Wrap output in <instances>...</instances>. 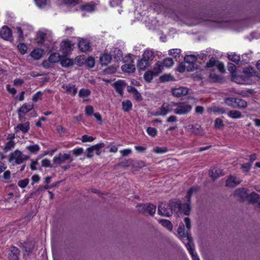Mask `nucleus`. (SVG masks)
I'll return each mask as SVG.
<instances>
[{
    "label": "nucleus",
    "mask_w": 260,
    "mask_h": 260,
    "mask_svg": "<svg viewBox=\"0 0 260 260\" xmlns=\"http://www.w3.org/2000/svg\"><path fill=\"white\" fill-rule=\"evenodd\" d=\"M138 210L140 212H148L150 215H153L156 211V206L153 204H142L138 206Z\"/></svg>",
    "instance_id": "1a4fd4ad"
},
{
    "label": "nucleus",
    "mask_w": 260,
    "mask_h": 260,
    "mask_svg": "<svg viewBox=\"0 0 260 260\" xmlns=\"http://www.w3.org/2000/svg\"><path fill=\"white\" fill-rule=\"evenodd\" d=\"M0 36L2 38L6 41H11L13 40L12 30L7 26L2 27L0 31Z\"/></svg>",
    "instance_id": "9d476101"
},
{
    "label": "nucleus",
    "mask_w": 260,
    "mask_h": 260,
    "mask_svg": "<svg viewBox=\"0 0 260 260\" xmlns=\"http://www.w3.org/2000/svg\"><path fill=\"white\" fill-rule=\"evenodd\" d=\"M111 53V56H113L116 61L120 60L122 57V51L117 48H113Z\"/></svg>",
    "instance_id": "a878e982"
},
{
    "label": "nucleus",
    "mask_w": 260,
    "mask_h": 260,
    "mask_svg": "<svg viewBox=\"0 0 260 260\" xmlns=\"http://www.w3.org/2000/svg\"><path fill=\"white\" fill-rule=\"evenodd\" d=\"M91 93V91L88 89L82 88L79 92V96L81 98H85L89 96Z\"/></svg>",
    "instance_id": "de8ad7c7"
},
{
    "label": "nucleus",
    "mask_w": 260,
    "mask_h": 260,
    "mask_svg": "<svg viewBox=\"0 0 260 260\" xmlns=\"http://www.w3.org/2000/svg\"><path fill=\"white\" fill-rule=\"evenodd\" d=\"M9 258L10 260H18L20 251L18 248L12 246L10 249Z\"/></svg>",
    "instance_id": "6ab92c4d"
},
{
    "label": "nucleus",
    "mask_w": 260,
    "mask_h": 260,
    "mask_svg": "<svg viewBox=\"0 0 260 260\" xmlns=\"http://www.w3.org/2000/svg\"><path fill=\"white\" fill-rule=\"evenodd\" d=\"M105 146L104 143H100L96 145L92 146L93 151L95 152L96 155H99L101 153V149Z\"/></svg>",
    "instance_id": "58836bf2"
},
{
    "label": "nucleus",
    "mask_w": 260,
    "mask_h": 260,
    "mask_svg": "<svg viewBox=\"0 0 260 260\" xmlns=\"http://www.w3.org/2000/svg\"><path fill=\"white\" fill-rule=\"evenodd\" d=\"M93 112V108L91 106H87L85 108V113L87 115L91 116Z\"/></svg>",
    "instance_id": "0e129e2a"
},
{
    "label": "nucleus",
    "mask_w": 260,
    "mask_h": 260,
    "mask_svg": "<svg viewBox=\"0 0 260 260\" xmlns=\"http://www.w3.org/2000/svg\"><path fill=\"white\" fill-rule=\"evenodd\" d=\"M61 56L58 53H52L48 58V61L51 63H56L60 61Z\"/></svg>",
    "instance_id": "72a5a7b5"
},
{
    "label": "nucleus",
    "mask_w": 260,
    "mask_h": 260,
    "mask_svg": "<svg viewBox=\"0 0 260 260\" xmlns=\"http://www.w3.org/2000/svg\"><path fill=\"white\" fill-rule=\"evenodd\" d=\"M84 149L82 148H75L72 150L73 154L76 156H78L83 153Z\"/></svg>",
    "instance_id": "13d9d810"
},
{
    "label": "nucleus",
    "mask_w": 260,
    "mask_h": 260,
    "mask_svg": "<svg viewBox=\"0 0 260 260\" xmlns=\"http://www.w3.org/2000/svg\"><path fill=\"white\" fill-rule=\"evenodd\" d=\"M181 50L179 49H172L169 50V55H172L175 58H177L180 57Z\"/></svg>",
    "instance_id": "49530a36"
},
{
    "label": "nucleus",
    "mask_w": 260,
    "mask_h": 260,
    "mask_svg": "<svg viewBox=\"0 0 260 260\" xmlns=\"http://www.w3.org/2000/svg\"><path fill=\"white\" fill-rule=\"evenodd\" d=\"M176 108V103L171 102L170 103H165L155 112L156 116H165L168 113L173 111Z\"/></svg>",
    "instance_id": "39448f33"
},
{
    "label": "nucleus",
    "mask_w": 260,
    "mask_h": 260,
    "mask_svg": "<svg viewBox=\"0 0 260 260\" xmlns=\"http://www.w3.org/2000/svg\"><path fill=\"white\" fill-rule=\"evenodd\" d=\"M159 222L165 228L167 229L169 231L172 232L173 230V224L171 222L167 219H160Z\"/></svg>",
    "instance_id": "f704fd0d"
},
{
    "label": "nucleus",
    "mask_w": 260,
    "mask_h": 260,
    "mask_svg": "<svg viewBox=\"0 0 260 260\" xmlns=\"http://www.w3.org/2000/svg\"><path fill=\"white\" fill-rule=\"evenodd\" d=\"M158 213L164 216L169 217L173 214L172 209L169 204L161 203L158 206Z\"/></svg>",
    "instance_id": "6e6552de"
},
{
    "label": "nucleus",
    "mask_w": 260,
    "mask_h": 260,
    "mask_svg": "<svg viewBox=\"0 0 260 260\" xmlns=\"http://www.w3.org/2000/svg\"><path fill=\"white\" fill-rule=\"evenodd\" d=\"M237 98H227L225 99L224 102L226 105L234 108V106L235 105V102Z\"/></svg>",
    "instance_id": "09e8293b"
},
{
    "label": "nucleus",
    "mask_w": 260,
    "mask_h": 260,
    "mask_svg": "<svg viewBox=\"0 0 260 260\" xmlns=\"http://www.w3.org/2000/svg\"><path fill=\"white\" fill-rule=\"evenodd\" d=\"M187 131L191 134L196 135L203 134V129L201 126L198 124H189L186 126Z\"/></svg>",
    "instance_id": "dca6fc26"
},
{
    "label": "nucleus",
    "mask_w": 260,
    "mask_h": 260,
    "mask_svg": "<svg viewBox=\"0 0 260 260\" xmlns=\"http://www.w3.org/2000/svg\"><path fill=\"white\" fill-rule=\"evenodd\" d=\"M251 166V163L248 162L241 165V168L244 169L245 171L248 172L250 170Z\"/></svg>",
    "instance_id": "774afa93"
},
{
    "label": "nucleus",
    "mask_w": 260,
    "mask_h": 260,
    "mask_svg": "<svg viewBox=\"0 0 260 260\" xmlns=\"http://www.w3.org/2000/svg\"><path fill=\"white\" fill-rule=\"evenodd\" d=\"M78 47L81 51L87 52L91 49V46L88 40L81 39L79 40Z\"/></svg>",
    "instance_id": "4468645a"
},
{
    "label": "nucleus",
    "mask_w": 260,
    "mask_h": 260,
    "mask_svg": "<svg viewBox=\"0 0 260 260\" xmlns=\"http://www.w3.org/2000/svg\"><path fill=\"white\" fill-rule=\"evenodd\" d=\"M198 190V187H191L187 191V195L185 197V199H186V202L184 204H182L180 201H170L169 204L172 209V212H175L176 213H183L186 215H189L191 209V197L196 194Z\"/></svg>",
    "instance_id": "f257e3e1"
},
{
    "label": "nucleus",
    "mask_w": 260,
    "mask_h": 260,
    "mask_svg": "<svg viewBox=\"0 0 260 260\" xmlns=\"http://www.w3.org/2000/svg\"><path fill=\"white\" fill-rule=\"evenodd\" d=\"M242 180L236 176H230L226 180V186L230 187H233L239 184Z\"/></svg>",
    "instance_id": "2eb2a0df"
},
{
    "label": "nucleus",
    "mask_w": 260,
    "mask_h": 260,
    "mask_svg": "<svg viewBox=\"0 0 260 260\" xmlns=\"http://www.w3.org/2000/svg\"><path fill=\"white\" fill-rule=\"evenodd\" d=\"M28 183H29V179L27 178H25L24 179L21 180L19 181L18 182V185L20 187L23 188L25 187L28 185Z\"/></svg>",
    "instance_id": "5fc2aeb1"
},
{
    "label": "nucleus",
    "mask_w": 260,
    "mask_h": 260,
    "mask_svg": "<svg viewBox=\"0 0 260 260\" xmlns=\"http://www.w3.org/2000/svg\"><path fill=\"white\" fill-rule=\"evenodd\" d=\"M81 9L82 11L91 12L94 10V6L93 5L87 4L86 5H82L81 6Z\"/></svg>",
    "instance_id": "37998d69"
},
{
    "label": "nucleus",
    "mask_w": 260,
    "mask_h": 260,
    "mask_svg": "<svg viewBox=\"0 0 260 260\" xmlns=\"http://www.w3.org/2000/svg\"><path fill=\"white\" fill-rule=\"evenodd\" d=\"M174 64L173 60L171 58L164 59L162 62L158 61L155 64V74H159L164 69V67L170 68Z\"/></svg>",
    "instance_id": "0eeeda50"
},
{
    "label": "nucleus",
    "mask_w": 260,
    "mask_h": 260,
    "mask_svg": "<svg viewBox=\"0 0 260 260\" xmlns=\"http://www.w3.org/2000/svg\"><path fill=\"white\" fill-rule=\"evenodd\" d=\"M112 59L111 55L107 53L102 54L100 57V61L102 66H107Z\"/></svg>",
    "instance_id": "b1692460"
},
{
    "label": "nucleus",
    "mask_w": 260,
    "mask_h": 260,
    "mask_svg": "<svg viewBox=\"0 0 260 260\" xmlns=\"http://www.w3.org/2000/svg\"><path fill=\"white\" fill-rule=\"evenodd\" d=\"M154 57V54L153 52L150 50H146L142 56V58L146 61H148V62H149L150 64Z\"/></svg>",
    "instance_id": "393cba45"
},
{
    "label": "nucleus",
    "mask_w": 260,
    "mask_h": 260,
    "mask_svg": "<svg viewBox=\"0 0 260 260\" xmlns=\"http://www.w3.org/2000/svg\"><path fill=\"white\" fill-rule=\"evenodd\" d=\"M185 223L186 229L184 228V224L182 222L180 224L178 229V235L184 240L183 242L185 243V246L191 254L193 260H200L197 253L193 252V246L191 242V238L189 236V232L191 228L190 220L188 217H185L184 219Z\"/></svg>",
    "instance_id": "f03ea898"
},
{
    "label": "nucleus",
    "mask_w": 260,
    "mask_h": 260,
    "mask_svg": "<svg viewBox=\"0 0 260 260\" xmlns=\"http://www.w3.org/2000/svg\"><path fill=\"white\" fill-rule=\"evenodd\" d=\"M136 69L135 66L132 63H125L121 66V70L124 72L128 73H133Z\"/></svg>",
    "instance_id": "c85d7f7f"
},
{
    "label": "nucleus",
    "mask_w": 260,
    "mask_h": 260,
    "mask_svg": "<svg viewBox=\"0 0 260 260\" xmlns=\"http://www.w3.org/2000/svg\"><path fill=\"white\" fill-rule=\"evenodd\" d=\"M235 105H236L234 106V108H245L247 106V102L240 98H237Z\"/></svg>",
    "instance_id": "473e14b6"
},
{
    "label": "nucleus",
    "mask_w": 260,
    "mask_h": 260,
    "mask_svg": "<svg viewBox=\"0 0 260 260\" xmlns=\"http://www.w3.org/2000/svg\"><path fill=\"white\" fill-rule=\"evenodd\" d=\"M43 52V50L41 49H35L31 52L30 55L34 59L38 60L42 57Z\"/></svg>",
    "instance_id": "cd10ccee"
},
{
    "label": "nucleus",
    "mask_w": 260,
    "mask_h": 260,
    "mask_svg": "<svg viewBox=\"0 0 260 260\" xmlns=\"http://www.w3.org/2000/svg\"><path fill=\"white\" fill-rule=\"evenodd\" d=\"M247 198H248V201L250 203L254 204L258 201L260 198V197L259 194L255 192H252L248 196H247Z\"/></svg>",
    "instance_id": "c9c22d12"
},
{
    "label": "nucleus",
    "mask_w": 260,
    "mask_h": 260,
    "mask_svg": "<svg viewBox=\"0 0 260 260\" xmlns=\"http://www.w3.org/2000/svg\"><path fill=\"white\" fill-rule=\"evenodd\" d=\"M122 110L125 112H129L132 108V103L131 101L127 100L122 102Z\"/></svg>",
    "instance_id": "2f4dec72"
},
{
    "label": "nucleus",
    "mask_w": 260,
    "mask_h": 260,
    "mask_svg": "<svg viewBox=\"0 0 260 260\" xmlns=\"http://www.w3.org/2000/svg\"><path fill=\"white\" fill-rule=\"evenodd\" d=\"M30 129V123L26 121L24 123H19L14 127L15 133L17 134L21 132L23 134H26Z\"/></svg>",
    "instance_id": "f8f14e48"
},
{
    "label": "nucleus",
    "mask_w": 260,
    "mask_h": 260,
    "mask_svg": "<svg viewBox=\"0 0 260 260\" xmlns=\"http://www.w3.org/2000/svg\"><path fill=\"white\" fill-rule=\"evenodd\" d=\"M60 47L63 54L67 55L73 50L74 44L70 41L65 40L61 42Z\"/></svg>",
    "instance_id": "9b49d317"
},
{
    "label": "nucleus",
    "mask_w": 260,
    "mask_h": 260,
    "mask_svg": "<svg viewBox=\"0 0 260 260\" xmlns=\"http://www.w3.org/2000/svg\"><path fill=\"white\" fill-rule=\"evenodd\" d=\"M228 115L232 119H239L242 117L241 113L236 110L230 111L228 113Z\"/></svg>",
    "instance_id": "e433bc0d"
},
{
    "label": "nucleus",
    "mask_w": 260,
    "mask_h": 260,
    "mask_svg": "<svg viewBox=\"0 0 260 260\" xmlns=\"http://www.w3.org/2000/svg\"><path fill=\"white\" fill-rule=\"evenodd\" d=\"M47 0H35L36 5L39 7H44L47 4Z\"/></svg>",
    "instance_id": "680f3d73"
},
{
    "label": "nucleus",
    "mask_w": 260,
    "mask_h": 260,
    "mask_svg": "<svg viewBox=\"0 0 260 260\" xmlns=\"http://www.w3.org/2000/svg\"><path fill=\"white\" fill-rule=\"evenodd\" d=\"M214 126L216 128L220 129L224 126L222 120L220 118H216L215 120Z\"/></svg>",
    "instance_id": "864d4df0"
},
{
    "label": "nucleus",
    "mask_w": 260,
    "mask_h": 260,
    "mask_svg": "<svg viewBox=\"0 0 260 260\" xmlns=\"http://www.w3.org/2000/svg\"><path fill=\"white\" fill-rule=\"evenodd\" d=\"M216 62V60L214 58H211L209 61L206 63V67L207 68H212L215 64Z\"/></svg>",
    "instance_id": "69168bd1"
},
{
    "label": "nucleus",
    "mask_w": 260,
    "mask_h": 260,
    "mask_svg": "<svg viewBox=\"0 0 260 260\" xmlns=\"http://www.w3.org/2000/svg\"><path fill=\"white\" fill-rule=\"evenodd\" d=\"M228 58L236 64H238L240 60V56L235 53L228 54Z\"/></svg>",
    "instance_id": "c03bdc74"
},
{
    "label": "nucleus",
    "mask_w": 260,
    "mask_h": 260,
    "mask_svg": "<svg viewBox=\"0 0 260 260\" xmlns=\"http://www.w3.org/2000/svg\"><path fill=\"white\" fill-rule=\"evenodd\" d=\"M73 158L71 157L70 153H59L57 155L55 156L53 158V165L55 167L64 163L66 160H69L70 162L73 161Z\"/></svg>",
    "instance_id": "423d86ee"
},
{
    "label": "nucleus",
    "mask_w": 260,
    "mask_h": 260,
    "mask_svg": "<svg viewBox=\"0 0 260 260\" xmlns=\"http://www.w3.org/2000/svg\"><path fill=\"white\" fill-rule=\"evenodd\" d=\"M60 63L63 67L66 68L72 66L74 64L73 60L63 56H61Z\"/></svg>",
    "instance_id": "7c9ffc66"
},
{
    "label": "nucleus",
    "mask_w": 260,
    "mask_h": 260,
    "mask_svg": "<svg viewBox=\"0 0 260 260\" xmlns=\"http://www.w3.org/2000/svg\"><path fill=\"white\" fill-rule=\"evenodd\" d=\"M188 89L186 87H180L172 90L173 95L177 98H180L188 94Z\"/></svg>",
    "instance_id": "f3484780"
},
{
    "label": "nucleus",
    "mask_w": 260,
    "mask_h": 260,
    "mask_svg": "<svg viewBox=\"0 0 260 260\" xmlns=\"http://www.w3.org/2000/svg\"><path fill=\"white\" fill-rule=\"evenodd\" d=\"M150 65V63L148 62V61H146L142 58L138 61L137 67L139 71H144Z\"/></svg>",
    "instance_id": "bb28decb"
},
{
    "label": "nucleus",
    "mask_w": 260,
    "mask_h": 260,
    "mask_svg": "<svg viewBox=\"0 0 260 260\" xmlns=\"http://www.w3.org/2000/svg\"><path fill=\"white\" fill-rule=\"evenodd\" d=\"M155 67H154L153 71H148L146 72L144 75V78L146 81L150 82L153 79L154 76H157L158 74H155Z\"/></svg>",
    "instance_id": "c756f323"
},
{
    "label": "nucleus",
    "mask_w": 260,
    "mask_h": 260,
    "mask_svg": "<svg viewBox=\"0 0 260 260\" xmlns=\"http://www.w3.org/2000/svg\"><path fill=\"white\" fill-rule=\"evenodd\" d=\"M16 143L14 141H9L6 143L4 148V150L5 152H8L10 151L12 149L14 148L15 146Z\"/></svg>",
    "instance_id": "a19ab883"
},
{
    "label": "nucleus",
    "mask_w": 260,
    "mask_h": 260,
    "mask_svg": "<svg viewBox=\"0 0 260 260\" xmlns=\"http://www.w3.org/2000/svg\"><path fill=\"white\" fill-rule=\"evenodd\" d=\"M26 149L28 150L31 153L36 154L40 149V147L38 144L27 146Z\"/></svg>",
    "instance_id": "ea45409f"
},
{
    "label": "nucleus",
    "mask_w": 260,
    "mask_h": 260,
    "mask_svg": "<svg viewBox=\"0 0 260 260\" xmlns=\"http://www.w3.org/2000/svg\"><path fill=\"white\" fill-rule=\"evenodd\" d=\"M153 151L156 153H164L168 151V149L166 147H156L154 148Z\"/></svg>",
    "instance_id": "603ef678"
},
{
    "label": "nucleus",
    "mask_w": 260,
    "mask_h": 260,
    "mask_svg": "<svg viewBox=\"0 0 260 260\" xmlns=\"http://www.w3.org/2000/svg\"><path fill=\"white\" fill-rule=\"evenodd\" d=\"M160 79L162 82H168L173 80V77L170 75H164L160 77Z\"/></svg>",
    "instance_id": "bf43d9fd"
},
{
    "label": "nucleus",
    "mask_w": 260,
    "mask_h": 260,
    "mask_svg": "<svg viewBox=\"0 0 260 260\" xmlns=\"http://www.w3.org/2000/svg\"><path fill=\"white\" fill-rule=\"evenodd\" d=\"M42 92L41 91H38L36 93H35L32 96V101L35 102H36L39 100V99L42 96Z\"/></svg>",
    "instance_id": "338daca9"
},
{
    "label": "nucleus",
    "mask_w": 260,
    "mask_h": 260,
    "mask_svg": "<svg viewBox=\"0 0 260 260\" xmlns=\"http://www.w3.org/2000/svg\"><path fill=\"white\" fill-rule=\"evenodd\" d=\"M34 108L33 104H25L23 105L18 110V118L19 120L20 121H22V119L23 118V114H25L31 110H32Z\"/></svg>",
    "instance_id": "ddd939ff"
},
{
    "label": "nucleus",
    "mask_w": 260,
    "mask_h": 260,
    "mask_svg": "<svg viewBox=\"0 0 260 260\" xmlns=\"http://www.w3.org/2000/svg\"><path fill=\"white\" fill-rule=\"evenodd\" d=\"M62 88L66 90V92L70 94L73 96L76 95L77 92V88L75 85L72 84H63L62 86Z\"/></svg>",
    "instance_id": "a211bd4d"
},
{
    "label": "nucleus",
    "mask_w": 260,
    "mask_h": 260,
    "mask_svg": "<svg viewBox=\"0 0 260 260\" xmlns=\"http://www.w3.org/2000/svg\"><path fill=\"white\" fill-rule=\"evenodd\" d=\"M42 166L43 167H49V168H53L55 167L54 165H52L51 164V161L48 159H44L42 160Z\"/></svg>",
    "instance_id": "8fccbe9b"
},
{
    "label": "nucleus",
    "mask_w": 260,
    "mask_h": 260,
    "mask_svg": "<svg viewBox=\"0 0 260 260\" xmlns=\"http://www.w3.org/2000/svg\"><path fill=\"white\" fill-rule=\"evenodd\" d=\"M228 70L231 73L232 76L233 75L235 74L236 67L233 63H229L228 66Z\"/></svg>",
    "instance_id": "4d7b16f0"
},
{
    "label": "nucleus",
    "mask_w": 260,
    "mask_h": 260,
    "mask_svg": "<svg viewBox=\"0 0 260 260\" xmlns=\"http://www.w3.org/2000/svg\"><path fill=\"white\" fill-rule=\"evenodd\" d=\"M125 86L124 82L122 80H118L114 84V87L116 91L120 95H122L123 88Z\"/></svg>",
    "instance_id": "412c9836"
},
{
    "label": "nucleus",
    "mask_w": 260,
    "mask_h": 260,
    "mask_svg": "<svg viewBox=\"0 0 260 260\" xmlns=\"http://www.w3.org/2000/svg\"><path fill=\"white\" fill-rule=\"evenodd\" d=\"M223 174L222 170L219 168H213L209 172V175L212 178L213 180H215L217 178L223 175Z\"/></svg>",
    "instance_id": "5701e85b"
},
{
    "label": "nucleus",
    "mask_w": 260,
    "mask_h": 260,
    "mask_svg": "<svg viewBox=\"0 0 260 260\" xmlns=\"http://www.w3.org/2000/svg\"><path fill=\"white\" fill-rule=\"evenodd\" d=\"M191 110V105L186 102H178L176 103L174 113L180 115H186L189 113Z\"/></svg>",
    "instance_id": "20e7f679"
},
{
    "label": "nucleus",
    "mask_w": 260,
    "mask_h": 260,
    "mask_svg": "<svg viewBox=\"0 0 260 260\" xmlns=\"http://www.w3.org/2000/svg\"><path fill=\"white\" fill-rule=\"evenodd\" d=\"M85 64L86 67L88 68H92L94 67L95 64V61L94 58L91 57H88L85 61Z\"/></svg>",
    "instance_id": "a18cd8bd"
},
{
    "label": "nucleus",
    "mask_w": 260,
    "mask_h": 260,
    "mask_svg": "<svg viewBox=\"0 0 260 260\" xmlns=\"http://www.w3.org/2000/svg\"><path fill=\"white\" fill-rule=\"evenodd\" d=\"M232 80L233 81L240 84H243L245 82V79L243 76L236 75V74L232 76Z\"/></svg>",
    "instance_id": "4c0bfd02"
},
{
    "label": "nucleus",
    "mask_w": 260,
    "mask_h": 260,
    "mask_svg": "<svg viewBox=\"0 0 260 260\" xmlns=\"http://www.w3.org/2000/svg\"><path fill=\"white\" fill-rule=\"evenodd\" d=\"M20 246L24 248L25 250L27 252H30L33 249V244L30 242H27L23 244L20 243Z\"/></svg>",
    "instance_id": "79ce46f5"
},
{
    "label": "nucleus",
    "mask_w": 260,
    "mask_h": 260,
    "mask_svg": "<svg viewBox=\"0 0 260 260\" xmlns=\"http://www.w3.org/2000/svg\"><path fill=\"white\" fill-rule=\"evenodd\" d=\"M133 94L137 101H141L143 100L141 93L137 90H136Z\"/></svg>",
    "instance_id": "e2e57ef3"
},
{
    "label": "nucleus",
    "mask_w": 260,
    "mask_h": 260,
    "mask_svg": "<svg viewBox=\"0 0 260 260\" xmlns=\"http://www.w3.org/2000/svg\"><path fill=\"white\" fill-rule=\"evenodd\" d=\"M147 134L153 137H154L157 134V129L155 128L149 127L147 129Z\"/></svg>",
    "instance_id": "6e6d98bb"
},
{
    "label": "nucleus",
    "mask_w": 260,
    "mask_h": 260,
    "mask_svg": "<svg viewBox=\"0 0 260 260\" xmlns=\"http://www.w3.org/2000/svg\"><path fill=\"white\" fill-rule=\"evenodd\" d=\"M18 49L22 54H24L26 53L27 47L23 43H20L18 45Z\"/></svg>",
    "instance_id": "3c124183"
},
{
    "label": "nucleus",
    "mask_w": 260,
    "mask_h": 260,
    "mask_svg": "<svg viewBox=\"0 0 260 260\" xmlns=\"http://www.w3.org/2000/svg\"><path fill=\"white\" fill-rule=\"evenodd\" d=\"M247 190L245 188H240L236 189L234 192V196L239 197L241 200H244L247 197Z\"/></svg>",
    "instance_id": "aec40b11"
},
{
    "label": "nucleus",
    "mask_w": 260,
    "mask_h": 260,
    "mask_svg": "<svg viewBox=\"0 0 260 260\" xmlns=\"http://www.w3.org/2000/svg\"><path fill=\"white\" fill-rule=\"evenodd\" d=\"M197 59L196 56L193 55H186L184 57L185 63L188 64L190 70H192V69L194 68V64Z\"/></svg>",
    "instance_id": "4be33fe9"
},
{
    "label": "nucleus",
    "mask_w": 260,
    "mask_h": 260,
    "mask_svg": "<svg viewBox=\"0 0 260 260\" xmlns=\"http://www.w3.org/2000/svg\"><path fill=\"white\" fill-rule=\"evenodd\" d=\"M28 159V156L24 155L20 150L16 149L9 154L8 160L10 164L14 166L22 164Z\"/></svg>",
    "instance_id": "7ed1b4c3"
},
{
    "label": "nucleus",
    "mask_w": 260,
    "mask_h": 260,
    "mask_svg": "<svg viewBox=\"0 0 260 260\" xmlns=\"http://www.w3.org/2000/svg\"><path fill=\"white\" fill-rule=\"evenodd\" d=\"M94 140V138L91 136L84 135L82 137V141L83 142H91Z\"/></svg>",
    "instance_id": "052dcab7"
}]
</instances>
